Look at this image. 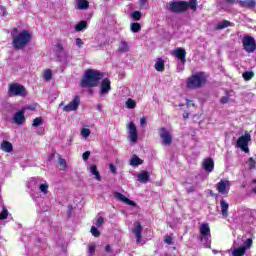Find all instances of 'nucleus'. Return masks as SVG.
<instances>
[{"mask_svg": "<svg viewBox=\"0 0 256 256\" xmlns=\"http://www.w3.org/2000/svg\"><path fill=\"white\" fill-rule=\"evenodd\" d=\"M154 67L156 71H165V61H163V58H158Z\"/></svg>", "mask_w": 256, "mask_h": 256, "instance_id": "cd10ccee", "label": "nucleus"}, {"mask_svg": "<svg viewBox=\"0 0 256 256\" xmlns=\"http://www.w3.org/2000/svg\"><path fill=\"white\" fill-rule=\"evenodd\" d=\"M220 209H221V215L224 219H227L229 217V203L225 200L220 201Z\"/></svg>", "mask_w": 256, "mask_h": 256, "instance_id": "aec40b11", "label": "nucleus"}, {"mask_svg": "<svg viewBox=\"0 0 256 256\" xmlns=\"http://www.w3.org/2000/svg\"><path fill=\"white\" fill-rule=\"evenodd\" d=\"M242 77H243L244 81H251V79H253V77H255V73H253V71L244 72L242 74Z\"/></svg>", "mask_w": 256, "mask_h": 256, "instance_id": "7c9ffc66", "label": "nucleus"}, {"mask_svg": "<svg viewBox=\"0 0 256 256\" xmlns=\"http://www.w3.org/2000/svg\"><path fill=\"white\" fill-rule=\"evenodd\" d=\"M243 49L246 53H255L256 43L252 36H244L242 39Z\"/></svg>", "mask_w": 256, "mask_h": 256, "instance_id": "1a4fd4ad", "label": "nucleus"}, {"mask_svg": "<svg viewBox=\"0 0 256 256\" xmlns=\"http://www.w3.org/2000/svg\"><path fill=\"white\" fill-rule=\"evenodd\" d=\"M105 251H107L108 253L111 251V246L110 245H107L106 247H105Z\"/></svg>", "mask_w": 256, "mask_h": 256, "instance_id": "4d7b16f0", "label": "nucleus"}, {"mask_svg": "<svg viewBox=\"0 0 256 256\" xmlns=\"http://www.w3.org/2000/svg\"><path fill=\"white\" fill-rule=\"evenodd\" d=\"M202 166L204 171L211 173V171H213V169L215 168V163L213 162V159L207 158L203 161Z\"/></svg>", "mask_w": 256, "mask_h": 256, "instance_id": "412c9836", "label": "nucleus"}, {"mask_svg": "<svg viewBox=\"0 0 256 256\" xmlns=\"http://www.w3.org/2000/svg\"><path fill=\"white\" fill-rule=\"evenodd\" d=\"M90 173H91V175L95 176V179L97 181H101V174H99V170H97V166L96 165H91L90 166Z\"/></svg>", "mask_w": 256, "mask_h": 256, "instance_id": "c85d7f7f", "label": "nucleus"}, {"mask_svg": "<svg viewBox=\"0 0 256 256\" xmlns=\"http://www.w3.org/2000/svg\"><path fill=\"white\" fill-rule=\"evenodd\" d=\"M145 3H147V0H140V5L143 7L145 6Z\"/></svg>", "mask_w": 256, "mask_h": 256, "instance_id": "6e6d98bb", "label": "nucleus"}, {"mask_svg": "<svg viewBox=\"0 0 256 256\" xmlns=\"http://www.w3.org/2000/svg\"><path fill=\"white\" fill-rule=\"evenodd\" d=\"M129 165H131V167H139V165H143V159L134 154L129 161Z\"/></svg>", "mask_w": 256, "mask_h": 256, "instance_id": "b1692460", "label": "nucleus"}, {"mask_svg": "<svg viewBox=\"0 0 256 256\" xmlns=\"http://www.w3.org/2000/svg\"><path fill=\"white\" fill-rule=\"evenodd\" d=\"M128 139L131 143H137V139H139V134H137V126H135V123L133 122L128 124Z\"/></svg>", "mask_w": 256, "mask_h": 256, "instance_id": "f8f14e48", "label": "nucleus"}, {"mask_svg": "<svg viewBox=\"0 0 256 256\" xmlns=\"http://www.w3.org/2000/svg\"><path fill=\"white\" fill-rule=\"evenodd\" d=\"M28 109H33V108H31V107H28Z\"/></svg>", "mask_w": 256, "mask_h": 256, "instance_id": "680f3d73", "label": "nucleus"}, {"mask_svg": "<svg viewBox=\"0 0 256 256\" xmlns=\"http://www.w3.org/2000/svg\"><path fill=\"white\" fill-rule=\"evenodd\" d=\"M227 27H233V22H230L229 20H222L217 23L216 30L221 31L223 29H227Z\"/></svg>", "mask_w": 256, "mask_h": 256, "instance_id": "5701e85b", "label": "nucleus"}, {"mask_svg": "<svg viewBox=\"0 0 256 256\" xmlns=\"http://www.w3.org/2000/svg\"><path fill=\"white\" fill-rule=\"evenodd\" d=\"M43 125V118L42 117H37L33 120L32 126L33 127H39Z\"/></svg>", "mask_w": 256, "mask_h": 256, "instance_id": "c9c22d12", "label": "nucleus"}, {"mask_svg": "<svg viewBox=\"0 0 256 256\" xmlns=\"http://www.w3.org/2000/svg\"><path fill=\"white\" fill-rule=\"evenodd\" d=\"M220 103L225 105V103H229V96H224L220 99Z\"/></svg>", "mask_w": 256, "mask_h": 256, "instance_id": "09e8293b", "label": "nucleus"}, {"mask_svg": "<svg viewBox=\"0 0 256 256\" xmlns=\"http://www.w3.org/2000/svg\"><path fill=\"white\" fill-rule=\"evenodd\" d=\"M140 125L141 127H146L147 125V119H145V117L140 119Z\"/></svg>", "mask_w": 256, "mask_h": 256, "instance_id": "8fccbe9b", "label": "nucleus"}, {"mask_svg": "<svg viewBox=\"0 0 256 256\" xmlns=\"http://www.w3.org/2000/svg\"><path fill=\"white\" fill-rule=\"evenodd\" d=\"M83 160L87 161V159H89V157H91V152L90 151H86L82 154Z\"/></svg>", "mask_w": 256, "mask_h": 256, "instance_id": "a18cd8bd", "label": "nucleus"}, {"mask_svg": "<svg viewBox=\"0 0 256 256\" xmlns=\"http://www.w3.org/2000/svg\"><path fill=\"white\" fill-rule=\"evenodd\" d=\"M59 165L62 167V169H65L67 167V161L63 158H59Z\"/></svg>", "mask_w": 256, "mask_h": 256, "instance_id": "c03bdc74", "label": "nucleus"}, {"mask_svg": "<svg viewBox=\"0 0 256 256\" xmlns=\"http://www.w3.org/2000/svg\"><path fill=\"white\" fill-rule=\"evenodd\" d=\"M88 249H89L90 255H93V253H95V244H90L88 246Z\"/></svg>", "mask_w": 256, "mask_h": 256, "instance_id": "49530a36", "label": "nucleus"}, {"mask_svg": "<svg viewBox=\"0 0 256 256\" xmlns=\"http://www.w3.org/2000/svg\"><path fill=\"white\" fill-rule=\"evenodd\" d=\"M17 28H14L11 32L12 35V45L14 49H25L27 45L31 42V32L28 30H23L18 32Z\"/></svg>", "mask_w": 256, "mask_h": 256, "instance_id": "f257e3e1", "label": "nucleus"}, {"mask_svg": "<svg viewBox=\"0 0 256 256\" xmlns=\"http://www.w3.org/2000/svg\"><path fill=\"white\" fill-rule=\"evenodd\" d=\"M165 243H167L168 245H171V243H173V238H171V236H166Z\"/></svg>", "mask_w": 256, "mask_h": 256, "instance_id": "3c124183", "label": "nucleus"}, {"mask_svg": "<svg viewBox=\"0 0 256 256\" xmlns=\"http://www.w3.org/2000/svg\"><path fill=\"white\" fill-rule=\"evenodd\" d=\"M12 121H13V123H15V125H23V124H25V121H27V119L25 118V109L17 111L13 115Z\"/></svg>", "mask_w": 256, "mask_h": 256, "instance_id": "ddd939ff", "label": "nucleus"}, {"mask_svg": "<svg viewBox=\"0 0 256 256\" xmlns=\"http://www.w3.org/2000/svg\"><path fill=\"white\" fill-rule=\"evenodd\" d=\"M119 53H129V44L125 40H121L119 47H118Z\"/></svg>", "mask_w": 256, "mask_h": 256, "instance_id": "a878e982", "label": "nucleus"}, {"mask_svg": "<svg viewBox=\"0 0 256 256\" xmlns=\"http://www.w3.org/2000/svg\"><path fill=\"white\" fill-rule=\"evenodd\" d=\"M142 15L143 14L140 11H134L132 13V19H134V21H141Z\"/></svg>", "mask_w": 256, "mask_h": 256, "instance_id": "e433bc0d", "label": "nucleus"}, {"mask_svg": "<svg viewBox=\"0 0 256 256\" xmlns=\"http://www.w3.org/2000/svg\"><path fill=\"white\" fill-rule=\"evenodd\" d=\"M96 109H97V111H103V105H101V104H98L97 106H96Z\"/></svg>", "mask_w": 256, "mask_h": 256, "instance_id": "864d4df0", "label": "nucleus"}, {"mask_svg": "<svg viewBox=\"0 0 256 256\" xmlns=\"http://www.w3.org/2000/svg\"><path fill=\"white\" fill-rule=\"evenodd\" d=\"M126 107H127V109H135V107H137V103L135 102V100L129 98L126 101Z\"/></svg>", "mask_w": 256, "mask_h": 256, "instance_id": "f704fd0d", "label": "nucleus"}, {"mask_svg": "<svg viewBox=\"0 0 256 256\" xmlns=\"http://www.w3.org/2000/svg\"><path fill=\"white\" fill-rule=\"evenodd\" d=\"M132 233L135 235L136 237V243H141V239H142V233H143V226H141L140 222H136L134 224V228L132 229Z\"/></svg>", "mask_w": 256, "mask_h": 256, "instance_id": "dca6fc26", "label": "nucleus"}, {"mask_svg": "<svg viewBox=\"0 0 256 256\" xmlns=\"http://www.w3.org/2000/svg\"><path fill=\"white\" fill-rule=\"evenodd\" d=\"M191 9L192 11H197V0H189L187 1H180V2H170L169 3V10L172 13H184L187 9Z\"/></svg>", "mask_w": 256, "mask_h": 256, "instance_id": "7ed1b4c3", "label": "nucleus"}, {"mask_svg": "<svg viewBox=\"0 0 256 256\" xmlns=\"http://www.w3.org/2000/svg\"><path fill=\"white\" fill-rule=\"evenodd\" d=\"M249 141H251V134L245 132L243 136L238 138L236 147L244 151V153H249Z\"/></svg>", "mask_w": 256, "mask_h": 256, "instance_id": "6e6552de", "label": "nucleus"}, {"mask_svg": "<svg viewBox=\"0 0 256 256\" xmlns=\"http://www.w3.org/2000/svg\"><path fill=\"white\" fill-rule=\"evenodd\" d=\"M8 216H9V211L7 210V208L3 207V210L0 213V220L7 219Z\"/></svg>", "mask_w": 256, "mask_h": 256, "instance_id": "ea45409f", "label": "nucleus"}, {"mask_svg": "<svg viewBox=\"0 0 256 256\" xmlns=\"http://www.w3.org/2000/svg\"><path fill=\"white\" fill-rule=\"evenodd\" d=\"M138 181L139 183H147L149 181V172L142 171L138 174Z\"/></svg>", "mask_w": 256, "mask_h": 256, "instance_id": "bb28decb", "label": "nucleus"}, {"mask_svg": "<svg viewBox=\"0 0 256 256\" xmlns=\"http://www.w3.org/2000/svg\"><path fill=\"white\" fill-rule=\"evenodd\" d=\"M103 223H105V220L103 219L102 216H97L95 219V225L96 227H102Z\"/></svg>", "mask_w": 256, "mask_h": 256, "instance_id": "4c0bfd02", "label": "nucleus"}, {"mask_svg": "<svg viewBox=\"0 0 256 256\" xmlns=\"http://www.w3.org/2000/svg\"><path fill=\"white\" fill-rule=\"evenodd\" d=\"M77 9L84 11L85 9H89V1L87 0H76Z\"/></svg>", "mask_w": 256, "mask_h": 256, "instance_id": "393cba45", "label": "nucleus"}, {"mask_svg": "<svg viewBox=\"0 0 256 256\" xmlns=\"http://www.w3.org/2000/svg\"><path fill=\"white\" fill-rule=\"evenodd\" d=\"M207 81V75L205 72H198L187 79L188 89H199L202 85H205Z\"/></svg>", "mask_w": 256, "mask_h": 256, "instance_id": "423d86ee", "label": "nucleus"}, {"mask_svg": "<svg viewBox=\"0 0 256 256\" xmlns=\"http://www.w3.org/2000/svg\"><path fill=\"white\" fill-rule=\"evenodd\" d=\"M114 197L116 199H118V201H121L122 203H125V205H130L131 207H136L137 206V204L133 200H130L129 198L125 197V195H123L119 192H115Z\"/></svg>", "mask_w": 256, "mask_h": 256, "instance_id": "f3484780", "label": "nucleus"}, {"mask_svg": "<svg viewBox=\"0 0 256 256\" xmlns=\"http://www.w3.org/2000/svg\"><path fill=\"white\" fill-rule=\"evenodd\" d=\"M226 3H229L230 5H233V3H237V0H225Z\"/></svg>", "mask_w": 256, "mask_h": 256, "instance_id": "5fc2aeb1", "label": "nucleus"}, {"mask_svg": "<svg viewBox=\"0 0 256 256\" xmlns=\"http://www.w3.org/2000/svg\"><path fill=\"white\" fill-rule=\"evenodd\" d=\"M177 71H178V73H181V71H185V62L180 61V63H178Z\"/></svg>", "mask_w": 256, "mask_h": 256, "instance_id": "79ce46f5", "label": "nucleus"}, {"mask_svg": "<svg viewBox=\"0 0 256 256\" xmlns=\"http://www.w3.org/2000/svg\"><path fill=\"white\" fill-rule=\"evenodd\" d=\"M247 165H248L249 169H255L256 162L254 161L253 158H250L247 161Z\"/></svg>", "mask_w": 256, "mask_h": 256, "instance_id": "37998d69", "label": "nucleus"}, {"mask_svg": "<svg viewBox=\"0 0 256 256\" xmlns=\"http://www.w3.org/2000/svg\"><path fill=\"white\" fill-rule=\"evenodd\" d=\"M53 77V72L51 71V69H46L43 73V79L45 81H51Z\"/></svg>", "mask_w": 256, "mask_h": 256, "instance_id": "c756f323", "label": "nucleus"}, {"mask_svg": "<svg viewBox=\"0 0 256 256\" xmlns=\"http://www.w3.org/2000/svg\"><path fill=\"white\" fill-rule=\"evenodd\" d=\"M87 29V22L86 21H80L76 26H75V31H83Z\"/></svg>", "mask_w": 256, "mask_h": 256, "instance_id": "473e14b6", "label": "nucleus"}, {"mask_svg": "<svg viewBox=\"0 0 256 256\" xmlns=\"http://www.w3.org/2000/svg\"><path fill=\"white\" fill-rule=\"evenodd\" d=\"M80 133L84 139H87L91 135V130L89 128H83Z\"/></svg>", "mask_w": 256, "mask_h": 256, "instance_id": "58836bf2", "label": "nucleus"}, {"mask_svg": "<svg viewBox=\"0 0 256 256\" xmlns=\"http://www.w3.org/2000/svg\"><path fill=\"white\" fill-rule=\"evenodd\" d=\"M241 243H243V237L238 236L237 240L234 241L233 243V251H232V255L233 256H245V254L247 253V249H251V247H253V239L252 238H248L245 242H244V246H239L241 245Z\"/></svg>", "mask_w": 256, "mask_h": 256, "instance_id": "20e7f679", "label": "nucleus"}, {"mask_svg": "<svg viewBox=\"0 0 256 256\" xmlns=\"http://www.w3.org/2000/svg\"><path fill=\"white\" fill-rule=\"evenodd\" d=\"M1 151H4V153H11L13 151V144L11 142L4 140L0 144Z\"/></svg>", "mask_w": 256, "mask_h": 256, "instance_id": "4be33fe9", "label": "nucleus"}, {"mask_svg": "<svg viewBox=\"0 0 256 256\" xmlns=\"http://www.w3.org/2000/svg\"><path fill=\"white\" fill-rule=\"evenodd\" d=\"M109 169H110V171L113 172L114 174L117 173V168H115V165L110 164V165H109Z\"/></svg>", "mask_w": 256, "mask_h": 256, "instance_id": "603ef678", "label": "nucleus"}, {"mask_svg": "<svg viewBox=\"0 0 256 256\" xmlns=\"http://www.w3.org/2000/svg\"><path fill=\"white\" fill-rule=\"evenodd\" d=\"M111 91V81L107 78H105L102 81L101 88H100V95H107Z\"/></svg>", "mask_w": 256, "mask_h": 256, "instance_id": "a211bd4d", "label": "nucleus"}, {"mask_svg": "<svg viewBox=\"0 0 256 256\" xmlns=\"http://www.w3.org/2000/svg\"><path fill=\"white\" fill-rule=\"evenodd\" d=\"M159 135L161 139V145L169 147V145L173 143V136L171 135V132L167 130V128H160Z\"/></svg>", "mask_w": 256, "mask_h": 256, "instance_id": "9d476101", "label": "nucleus"}, {"mask_svg": "<svg viewBox=\"0 0 256 256\" xmlns=\"http://www.w3.org/2000/svg\"><path fill=\"white\" fill-rule=\"evenodd\" d=\"M88 92L90 93V95H93V90H89Z\"/></svg>", "mask_w": 256, "mask_h": 256, "instance_id": "052dcab7", "label": "nucleus"}, {"mask_svg": "<svg viewBox=\"0 0 256 256\" xmlns=\"http://www.w3.org/2000/svg\"><path fill=\"white\" fill-rule=\"evenodd\" d=\"M236 3L244 9H253L256 5L255 0H236Z\"/></svg>", "mask_w": 256, "mask_h": 256, "instance_id": "6ab92c4d", "label": "nucleus"}, {"mask_svg": "<svg viewBox=\"0 0 256 256\" xmlns=\"http://www.w3.org/2000/svg\"><path fill=\"white\" fill-rule=\"evenodd\" d=\"M39 190L44 195H47V193H49V184H47V182H44V183L40 184L39 185Z\"/></svg>", "mask_w": 256, "mask_h": 256, "instance_id": "2f4dec72", "label": "nucleus"}, {"mask_svg": "<svg viewBox=\"0 0 256 256\" xmlns=\"http://www.w3.org/2000/svg\"><path fill=\"white\" fill-rule=\"evenodd\" d=\"M90 233L93 235V237H99L101 235V232H99V229L97 227L92 226Z\"/></svg>", "mask_w": 256, "mask_h": 256, "instance_id": "a19ab883", "label": "nucleus"}, {"mask_svg": "<svg viewBox=\"0 0 256 256\" xmlns=\"http://www.w3.org/2000/svg\"><path fill=\"white\" fill-rule=\"evenodd\" d=\"M81 103V99L79 96H75L74 99L64 107V111L69 113V111H77L79 109V104Z\"/></svg>", "mask_w": 256, "mask_h": 256, "instance_id": "4468645a", "label": "nucleus"}, {"mask_svg": "<svg viewBox=\"0 0 256 256\" xmlns=\"http://www.w3.org/2000/svg\"><path fill=\"white\" fill-rule=\"evenodd\" d=\"M216 189L221 195H229V189H231V181L227 179L220 180V182H218L216 185Z\"/></svg>", "mask_w": 256, "mask_h": 256, "instance_id": "9b49d317", "label": "nucleus"}, {"mask_svg": "<svg viewBox=\"0 0 256 256\" xmlns=\"http://www.w3.org/2000/svg\"><path fill=\"white\" fill-rule=\"evenodd\" d=\"M183 117H184L185 119H189V113L184 112Z\"/></svg>", "mask_w": 256, "mask_h": 256, "instance_id": "13d9d810", "label": "nucleus"}, {"mask_svg": "<svg viewBox=\"0 0 256 256\" xmlns=\"http://www.w3.org/2000/svg\"><path fill=\"white\" fill-rule=\"evenodd\" d=\"M9 97H26L27 89L19 83H12L8 88Z\"/></svg>", "mask_w": 256, "mask_h": 256, "instance_id": "0eeeda50", "label": "nucleus"}, {"mask_svg": "<svg viewBox=\"0 0 256 256\" xmlns=\"http://www.w3.org/2000/svg\"><path fill=\"white\" fill-rule=\"evenodd\" d=\"M100 79H103V73L97 70H86L84 77L80 82V86L84 88L97 87Z\"/></svg>", "mask_w": 256, "mask_h": 256, "instance_id": "f03ea898", "label": "nucleus"}, {"mask_svg": "<svg viewBox=\"0 0 256 256\" xmlns=\"http://www.w3.org/2000/svg\"><path fill=\"white\" fill-rule=\"evenodd\" d=\"M199 240L206 249H211V227L209 223H202L199 226Z\"/></svg>", "mask_w": 256, "mask_h": 256, "instance_id": "39448f33", "label": "nucleus"}, {"mask_svg": "<svg viewBox=\"0 0 256 256\" xmlns=\"http://www.w3.org/2000/svg\"><path fill=\"white\" fill-rule=\"evenodd\" d=\"M171 55L179 59V61H182L183 63H187V59L185 58L187 55V52L185 51V49L181 47L176 48L171 52Z\"/></svg>", "mask_w": 256, "mask_h": 256, "instance_id": "2eb2a0df", "label": "nucleus"}, {"mask_svg": "<svg viewBox=\"0 0 256 256\" xmlns=\"http://www.w3.org/2000/svg\"><path fill=\"white\" fill-rule=\"evenodd\" d=\"M130 29H131L132 33H139V31H141V24H139V23H132L130 25Z\"/></svg>", "mask_w": 256, "mask_h": 256, "instance_id": "72a5a7b5", "label": "nucleus"}, {"mask_svg": "<svg viewBox=\"0 0 256 256\" xmlns=\"http://www.w3.org/2000/svg\"><path fill=\"white\" fill-rule=\"evenodd\" d=\"M212 251H213L214 255H217V253H219V251H217V250H212Z\"/></svg>", "mask_w": 256, "mask_h": 256, "instance_id": "bf43d9fd", "label": "nucleus"}, {"mask_svg": "<svg viewBox=\"0 0 256 256\" xmlns=\"http://www.w3.org/2000/svg\"><path fill=\"white\" fill-rule=\"evenodd\" d=\"M75 43H76L77 47H79V48L83 47V40H81V38H77L75 40Z\"/></svg>", "mask_w": 256, "mask_h": 256, "instance_id": "de8ad7c7", "label": "nucleus"}]
</instances>
